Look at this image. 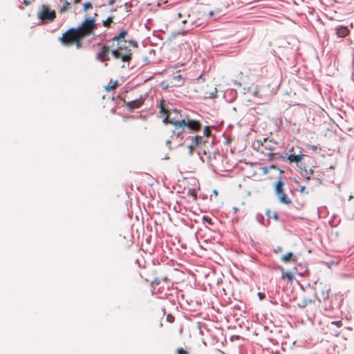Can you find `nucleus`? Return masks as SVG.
I'll return each mask as SVG.
<instances>
[{"mask_svg":"<svg viewBox=\"0 0 354 354\" xmlns=\"http://www.w3.org/2000/svg\"><path fill=\"white\" fill-rule=\"evenodd\" d=\"M97 28L95 17H86L79 26L71 28V32H77L79 36L87 37L93 33Z\"/></svg>","mask_w":354,"mask_h":354,"instance_id":"1","label":"nucleus"},{"mask_svg":"<svg viewBox=\"0 0 354 354\" xmlns=\"http://www.w3.org/2000/svg\"><path fill=\"white\" fill-rule=\"evenodd\" d=\"M180 122H178L177 124L178 127H187L191 132L196 133L201 131L202 128L201 123L195 120L189 119L188 115L185 114V111H182L181 115H180Z\"/></svg>","mask_w":354,"mask_h":354,"instance_id":"2","label":"nucleus"},{"mask_svg":"<svg viewBox=\"0 0 354 354\" xmlns=\"http://www.w3.org/2000/svg\"><path fill=\"white\" fill-rule=\"evenodd\" d=\"M284 185L285 183L283 181L282 176H279L277 181L274 184V191L279 203L288 205L292 203V200L284 192Z\"/></svg>","mask_w":354,"mask_h":354,"instance_id":"3","label":"nucleus"},{"mask_svg":"<svg viewBox=\"0 0 354 354\" xmlns=\"http://www.w3.org/2000/svg\"><path fill=\"white\" fill-rule=\"evenodd\" d=\"M188 140H190L191 145H194V147H198L200 149L199 151H198V154L199 156H201L202 151H203V154H205V155L207 154V151H206L205 147L207 143H209V140H207V139H205L203 138V136H189L186 138L185 142H187Z\"/></svg>","mask_w":354,"mask_h":354,"instance_id":"4","label":"nucleus"},{"mask_svg":"<svg viewBox=\"0 0 354 354\" xmlns=\"http://www.w3.org/2000/svg\"><path fill=\"white\" fill-rule=\"evenodd\" d=\"M37 17L43 24H46L54 21L56 13L55 10H50L48 6L44 4L41 6V10L37 12Z\"/></svg>","mask_w":354,"mask_h":354,"instance_id":"5","label":"nucleus"},{"mask_svg":"<svg viewBox=\"0 0 354 354\" xmlns=\"http://www.w3.org/2000/svg\"><path fill=\"white\" fill-rule=\"evenodd\" d=\"M160 112L162 113H167V116L162 120V122L165 124H177L178 122H180V117H171L173 113H177L181 115L182 110H178L177 109H169L166 111L164 106H161Z\"/></svg>","mask_w":354,"mask_h":354,"instance_id":"6","label":"nucleus"},{"mask_svg":"<svg viewBox=\"0 0 354 354\" xmlns=\"http://www.w3.org/2000/svg\"><path fill=\"white\" fill-rule=\"evenodd\" d=\"M97 46H101V48L95 55V59L102 63L109 61L110 46L101 42H99Z\"/></svg>","mask_w":354,"mask_h":354,"instance_id":"7","label":"nucleus"},{"mask_svg":"<svg viewBox=\"0 0 354 354\" xmlns=\"http://www.w3.org/2000/svg\"><path fill=\"white\" fill-rule=\"evenodd\" d=\"M110 53L116 59H121L123 62H129L132 59V53L128 54H123L118 48L111 50Z\"/></svg>","mask_w":354,"mask_h":354,"instance_id":"8","label":"nucleus"},{"mask_svg":"<svg viewBox=\"0 0 354 354\" xmlns=\"http://www.w3.org/2000/svg\"><path fill=\"white\" fill-rule=\"evenodd\" d=\"M77 32H71V28H69L67 31L63 33L62 36L59 38V41L66 45H72L71 43L74 38L77 36Z\"/></svg>","mask_w":354,"mask_h":354,"instance_id":"9","label":"nucleus"},{"mask_svg":"<svg viewBox=\"0 0 354 354\" xmlns=\"http://www.w3.org/2000/svg\"><path fill=\"white\" fill-rule=\"evenodd\" d=\"M145 102V97L142 96H140L138 99H136L134 100H131L130 102H126L124 101V103L126 104V106L129 111H133V110L136 109H139L142 106V104Z\"/></svg>","mask_w":354,"mask_h":354,"instance_id":"10","label":"nucleus"},{"mask_svg":"<svg viewBox=\"0 0 354 354\" xmlns=\"http://www.w3.org/2000/svg\"><path fill=\"white\" fill-rule=\"evenodd\" d=\"M307 287L310 289L313 292V294L314 295L315 298L314 299H309V298H304L303 299L300 303H299L298 307L300 308H306L308 304H313L315 302V300L317 299V292L315 290V288L313 286H310V285L308 283Z\"/></svg>","mask_w":354,"mask_h":354,"instance_id":"11","label":"nucleus"},{"mask_svg":"<svg viewBox=\"0 0 354 354\" xmlns=\"http://www.w3.org/2000/svg\"><path fill=\"white\" fill-rule=\"evenodd\" d=\"M302 149H299V153L297 154H290L286 156V160H288L290 163L295 162L297 163V165H299V163L301 162V161L303 159V154H302Z\"/></svg>","mask_w":354,"mask_h":354,"instance_id":"12","label":"nucleus"},{"mask_svg":"<svg viewBox=\"0 0 354 354\" xmlns=\"http://www.w3.org/2000/svg\"><path fill=\"white\" fill-rule=\"evenodd\" d=\"M335 33L339 38H344L350 33L348 26L339 25L335 28Z\"/></svg>","mask_w":354,"mask_h":354,"instance_id":"13","label":"nucleus"},{"mask_svg":"<svg viewBox=\"0 0 354 354\" xmlns=\"http://www.w3.org/2000/svg\"><path fill=\"white\" fill-rule=\"evenodd\" d=\"M288 155V152L285 151L283 154L279 153H270L268 154V159L270 160H281L283 161H286V156Z\"/></svg>","mask_w":354,"mask_h":354,"instance_id":"14","label":"nucleus"},{"mask_svg":"<svg viewBox=\"0 0 354 354\" xmlns=\"http://www.w3.org/2000/svg\"><path fill=\"white\" fill-rule=\"evenodd\" d=\"M128 35L127 30L124 29H122L120 33L118 35L114 36L111 40L113 41H118V44H120L122 41L127 42L125 40V37Z\"/></svg>","mask_w":354,"mask_h":354,"instance_id":"15","label":"nucleus"},{"mask_svg":"<svg viewBox=\"0 0 354 354\" xmlns=\"http://www.w3.org/2000/svg\"><path fill=\"white\" fill-rule=\"evenodd\" d=\"M298 167L300 169V174L301 176L306 178V180H308L310 178V176L314 174V170L310 169L309 170H307L305 167H302L300 165H298Z\"/></svg>","mask_w":354,"mask_h":354,"instance_id":"16","label":"nucleus"},{"mask_svg":"<svg viewBox=\"0 0 354 354\" xmlns=\"http://www.w3.org/2000/svg\"><path fill=\"white\" fill-rule=\"evenodd\" d=\"M281 261L284 263L295 262L297 257L292 252H289L281 257Z\"/></svg>","mask_w":354,"mask_h":354,"instance_id":"17","label":"nucleus"},{"mask_svg":"<svg viewBox=\"0 0 354 354\" xmlns=\"http://www.w3.org/2000/svg\"><path fill=\"white\" fill-rule=\"evenodd\" d=\"M174 126L175 127V129L171 130V132L172 133L171 137H173V136H176L178 138L180 137L185 127H178L176 124Z\"/></svg>","mask_w":354,"mask_h":354,"instance_id":"18","label":"nucleus"},{"mask_svg":"<svg viewBox=\"0 0 354 354\" xmlns=\"http://www.w3.org/2000/svg\"><path fill=\"white\" fill-rule=\"evenodd\" d=\"M209 15L211 17L214 18V20H216L223 15V13L221 9L216 8L214 10L209 11Z\"/></svg>","mask_w":354,"mask_h":354,"instance_id":"19","label":"nucleus"},{"mask_svg":"<svg viewBox=\"0 0 354 354\" xmlns=\"http://www.w3.org/2000/svg\"><path fill=\"white\" fill-rule=\"evenodd\" d=\"M256 219L261 225H264V226H268L270 223V220L267 219V224H265L264 223L265 218H264L263 215L261 213L257 214Z\"/></svg>","mask_w":354,"mask_h":354,"instance_id":"20","label":"nucleus"},{"mask_svg":"<svg viewBox=\"0 0 354 354\" xmlns=\"http://www.w3.org/2000/svg\"><path fill=\"white\" fill-rule=\"evenodd\" d=\"M285 278H287L288 281H292L294 279V276L290 271H287L286 272H283L281 274V279H284Z\"/></svg>","mask_w":354,"mask_h":354,"instance_id":"21","label":"nucleus"},{"mask_svg":"<svg viewBox=\"0 0 354 354\" xmlns=\"http://www.w3.org/2000/svg\"><path fill=\"white\" fill-rule=\"evenodd\" d=\"M70 8V3L67 0H64V5L59 8V12L64 13L66 12Z\"/></svg>","mask_w":354,"mask_h":354,"instance_id":"22","label":"nucleus"},{"mask_svg":"<svg viewBox=\"0 0 354 354\" xmlns=\"http://www.w3.org/2000/svg\"><path fill=\"white\" fill-rule=\"evenodd\" d=\"M113 16L109 17L106 19L102 21V26L106 28H110L111 23H113Z\"/></svg>","mask_w":354,"mask_h":354,"instance_id":"23","label":"nucleus"},{"mask_svg":"<svg viewBox=\"0 0 354 354\" xmlns=\"http://www.w3.org/2000/svg\"><path fill=\"white\" fill-rule=\"evenodd\" d=\"M71 43H72V44H75L77 48H80L82 46V39L77 37V36L74 38V39Z\"/></svg>","mask_w":354,"mask_h":354,"instance_id":"24","label":"nucleus"},{"mask_svg":"<svg viewBox=\"0 0 354 354\" xmlns=\"http://www.w3.org/2000/svg\"><path fill=\"white\" fill-rule=\"evenodd\" d=\"M211 136H212V133H211L210 127L208 126H206L203 129V136H206L207 138L205 139H207L208 140V139L211 137Z\"/></svg>","mask_w":354,"mask_h":354,"instance_id":"25","label":"nucleus"},{"mask_svg":"<svg viewBox=\"0 0 354 354\" xmlns=\"http://www.w3.org/2000/svg\"><path fill=\"white\" fill-rule=\"evenodd\" d=\"M118 48L120 50V51H123L124 50L125 53L124 54H128V53H132L131 52V50L129 49L126 45H122V44H118Z\"/></svg>","mask_w":354,"mask_h":354,"instance_id":"26","label":"nucleus"},{"mask_svg":"<svg viewBox=\"0 0 354 354\" xmlns=\"http://www.w3.org/2000/svg\"><path fill=\"white\" fill-rule=\"evenodd\" d=\"M187 195L192 196L194 201L197 200V193L195 189H189Z\"/></svg>","mask_w":354,"mask_h":354,"instance_id":"27","label":"nucleus"},{"mask_svg":"<svg viewBox=\"0 0 354 354\" xmlns=\"http://www.w3.org/2000/svg\"><path fill=\"white\" fill-rule=\"evenodd\" d=\"M329 290H330V288H326L325 290H322V297L323 300H326V299H328Z\"/></svg>","mask_w":354,"mask_h":354,"instance_id":"28","label":"nucleus"},{"mask_svg":"<svg viewBox=\"0 0 354 354\" xmlns=\"http://www.w3.org/2000/svg\"><path fill=\"white\" fill-rule=\"evenodd\" d=\"M82 8L84 11L86 12L88 10L93 8V5L91 2L87 1L83 4Z\"/></svg>","mask_w":354,"mask_h":354,"instance_id":"29","label":"nucleus"},{"mask_svg":"<svg viewBox=\"0 0 354 354\" xmlns=\"http://www.w3.org/2000/svg\"><path fill=\"white\" fill-rule=\"evenodd\" d=\"M160 281H161V279L160 278H155L152 281H151V286L152 288H155V286H158L160 283Z\"/></svg>","mask_w":354,"mask_h":354,"instance_id":"30","label":"nucleus"},{"mask_svg":"<svg viewBox=\"0 0 354 354\" xmlns=\"http://www.w3.org/2000/svg\"><path fill=\"white\" fill-rule=\"evenodd\" d=\"M127 42H128L129 44L133 47L137 48L138 46V44L136 40H133V39H130L128 41L127 40Z\"/></svg>","mask_w":354,"mask_h":354,"instance_id":"31","label":"nucleus"},{"mask_svg":"<svg viewBox=\"0 0 354 354\" xmlns=\"http://www.w3.org/2000/svg\"><path fill=\"white\" fill-rule=\"evenodd\" d=\"M187 148L189 149V155L192 156L196 147H194V145H189Z\"/></svg>","mask_w":354,"mask_h":354,"instance_id":"32","label":"nucleus"},{"mask_svg":"<svg viewBox=\"0 0 354 354\" xmlns=\"http://www.w3.org/2000/svg\"><path fill=\"white\" fill-rule=\"evenodd\" d=\"M270 169H277L280 174H283V171L281 170L277 165H272L269 167Z\"/></svg>","mask_w":354,"mask_h":354,"instance_id":"33","label":"nucleus"},{"mask_svg":"<svg viewBox=\"0 0 354 354\" xmlns=\"http://www.w3.org/2000/svg\"><path fill=\"white\" fill-rule=\"evenodd\" d=\"M166 319L169 323H173L174 322V317L171 314H168L166 317Z\"/></svg>","mask_w":354,"mask_h":354,"instance_id":"34","label":"nucleus"},{"mask_svg":"<svg viewBox=\"0 0 354 354\" xmlns=\"http://www.w3.org/2000/svg\"><path fill=\"white\" fill-rule=\"evenodd\" d=\"M176 353L177 354H189L187 351H186L185 349H183V348H178L177 350H176Z\"/></svg>","mask_w":354,"mask_h":354,"instance_id":"35","label":"nucleus"},{"mask_svg":"<svg viewBox=\"0 0 354 354\" xmlns=\"http://www.w3.org/2000/svg\"><path fill=\"white\" fill-rule=\"evenodd\" d=\"M271 218H272L276 221H279V214H278V213L277 212H274L272 214V216H271Z\"/></svg>","mask_w":354,"mask_h":354,"instance_id":"36","label":"nucleus"},{"mask_svg":"<svg viewBox=\"0 0 354 354\" xmlns=\"http://www.w3.org/2000/svg\"><path fill=\"white\" fill-rule=\"evenodd\" d=\"M117 85H118V82H117V81H115V83H114V85H113V86H109V85H107V86H106V91H111V90H113V88H114L115 86H117Z\"/></svg>","mask_w":354,"mask_h":354,"instance_id":"37","label":"nucleus"},{"mask_svg":"<svg viewBox=\"0 0 354 354\" xmlns=\"http://www.w3.org/2000/svg\"><path fill=\"white\" fill-rule=\"evenodd\" d=\"M332 324H335L337 325L338 327H340L342 326V322L341 321H335V322H331Z\"/></svg>","mask_w":354,"mask_h":354,"instance_id":"38","label":"nucleus"},{"mask_svg":"<svg viewBox=\"0 0 354 354\" xmlns=\"http://www.w3.org/2000/svg\"><path fill=\"white\" fill-rule=\"evenodd\" d=\"M216 92H217L216 88H215V91H214V92H212V93L209 94V98H214V97H216Z\"/></svg>","mask_w":354,"mask_h":354,"instance_id":"39","label":"nucleus"},{"mask_svg":"<svg viewBox=\"0 0 354 354\" xmlns=\"http://www.w3.org/2000/svg\"><path fill=\"white\" fill-rule=\"evenodd\" d=\"M203 219L208 222L209 224L212 223V219L209 217L205 216H203Z\"/></svg>","mask_w":354,"mask_h":354,"instance_id":"40","label":"nucleus"},{"mask_svg":"<svg viewBox=\"0 0 354 354\" xmlns=\"http://www.w3.org/2000/svg\"><path fill=\"white\" fill-rule=\"evenodd\" d=\"M270 214H271V211L269 209H267L266 211V215L268 217V219L271 218Z\"/></svg>","mask_w":354,"mask_h":354,"instance_id":"41","label":"nucleus"},{"mask_svg":"<svg viewBox=\"0 0 354 354\" xmlns=\"http://www.w3.org/2000/svg\"><path fill=\"white\" fill-rule=\"evenodd\" d=\"M270 168L269 167H263V171L264 174H268L269 172Z\"/></svg>","mask_w":354,"mask_h":354,"instance_id":"42","label":"nucleus"},{"mask_svg":"<svg viewBox=\"0 0 354 354\" xmlns=\"http://www.w3.org/2000/svg\"><path fill=\"white\" fill-rule=\"evenodd\" d=\"M258 296L259 297L260 299H263L265 297V294L264 293H261V292H259L258 293Z\"/></svg>","mask_w":354,"mask_h":354,"instance_id":"43","label":"nucleus"},{"mask_svg":"<svg viewBox=\"0 0 354 354\" xmlns=\"http://www.w3.org/2000/svg\"><path fill=\"white\" fill-rule=\"evenodd\" d=\"M131 4H129V3H126L124 4L125 9H126V10H127V12L129 11V7H131Z\"/></svg>","mask_w":354,"mask_h":354,"instance_id":"44","label":"nucleus"},{"mask_svg":"<svg viewBox=\"0 0 354 354\" xmlns=\"http://www.w3.org/2000/svg\"><path fill=\"white\" fill-rule=\"evenodd\" d=\"M253 95L257 97L259 95V91L257 88H255V90L253 91Z\"/></svg>","mask_w":354,"mask_h":354,"instance_id":"45","label":"nucleus"},{"mask_svg":"<svg viewBox=\"0 0 354 354\" xmlns=\"http://www.w3.org/2000/svg\"><path fill=\"white\" fill-rule=\"evenodd\" d=\"M198 80H201L202 82H204L205 81V79L203 77V75H201L198 78Z\"/></svg>","mask_w":354,"mask_h":354,"instance_id":"46","label":"nucleus"},{"mask_svg":"<svg viewBox=\"0 0 354 354\" xmlns=\"http://www.w3.org/2000/svg\"><path fill=\"white\" fill-rule=\"evenodd\" d=\"M170 145H171V140H167L166 141V145L169 147V149H171V148L170 147Z\"/></svg>","mask_w":354,"mask_h":354,"instance_id":"47","label":"nucleus"},{"mask_svg":"<svg viewBox=\"0 0 354 354\" xmlns=\"http://www.w3.org/2000/svg\"><path fill=\"white\" fill-rule=\"evenodd\" d=\"M24 1V3L26 6H28L30 4V0H23Z\"/></svg>","mask_w":354,"mask_h":354,"instance_id":"48","label":"nucleus"},{"mask_svg":"<svg viewBox=\"0 0 354 354\" xmlns=\"http://www.w3.org/2000/svg\"><path fill=\"white\" fill-rule=\"evenodd\" d=\"M306 189V187L304 185L301 186L299 189V192H304V190Z\"/></svg>","mask_w":354,"mask_h":354,"instance_id":"49","label":"nucleus"},{"mask_svg":"<svg viewBox=\"0 0 354 354\" xmlns=\"http://www.w3.org/2000/svg\"><path fill=\"white\" fill-rule=\"evenodd\" d=\"M108 2L109 5H112L115 2V0H109Z\"/></svg>","mask_w":354,"mask_h":354,"instance_id":"50","label":"nucleus"},{"mask_svg":"<svg viewBox=\"0 0 354 354\" xmlns=\"http://www.w3.org/2000/svg\"><path fill=\"white\" fill-rule=\"evenodd\" d=\"M266 149H269L270 151H274V148L273 147L269 146L266 147Z\"/></svg>","mask_w":354,"mask_h":354,"instance_id":"51","label":"nucleus"},{"mask_svg":"<svg viewBox=\"0 0 354 354\" xmlns=\"http://www.w3.org/2000/svg\"><path fill=\"white\" fill-rule=\"evenodd\" d=\"M293 151H294V147H292L288 150V152H289V153H292V152H293Z\"/></svg>","mask_w":354,"mask_h":354,"instance_id":"52","label":"nucleus"},{"mask_svg":"<svg viewBox=\"0 0 354 354\" xmlns=\"http://www.w3.org/2000/svg\"><path fill=\"white\" fill-rule=\"evenodd\" d=\"M180 116V114H177V113H173V115H171V117H179Z\"/></svg>","mask_w":354,"mask_h":354,"instance_id":"53","label":"nucleus"},{"mask_svg":"<svg viewBox=\"0 0 354 354\" xmlns=\"http://www.w3.org/2000/svg\"><path fill=\"white\" fill-rule=\"evenodd\" d=\"M213 194H214V195L217 196V195H218V191H217L216 189H214V190L213 191Z\"/></svg>","mask_w":354,"mask_h":354,"instance_id":"54","label":"nucleus"},{"mask_svg":"<svg viewBox=\"0 0 354 354\" xmlns=\"http://www.w3.org/2000/svg\"><path fill=\"white\" fill-rule=\"evenodd\" d=\"M312 149H313V151H316L317 149V147L313 145L312 147Z\"/></svg>","mask_w":354,"mask_h":354,"instance_id":"55","label":"nucleus"},{"mask_svg":"<svg viewBox=\"0 0 354 354\" xmlns=\"http://www.w3.org/2000/svg\"><path fill=\"white\" fill-rule=\"evenodd\" d=\"M81 2V0H74L75 3H79Z\"/></svg>","mask_w":354,"mask_h":354,"instance_id":"56","label":"nucleus"},{"mask_svg":"<svg viewBox=\"0 0 354 354\" xmlns=\"http://www.w3.org/2000/svg\"><path fill=\"white\" fill-rule=\"evenodd\" d=\"M233 210H234V212L236 213V212L238 211V208H237V207H233Z\"/></svg>","mask_w":354,"mask_h":354,"instance_id":"57","label":"nucleus"},{"mask_svg":"<svg viewBox=\"0 0 354 354\" xmlns=\"http://www.w3.org/2000/svg\"><path fill=\"white\" fill-rule=\"evenodd\" d=\"M300 288H301V289L302 290L305 291V290H306V289H305V288L304 287V286H303V285H300Z\"/></svg>","mask_w":354,"mask_h":354,"instance_id":"58","label":"nucleus"},{"mask_svg":"<svg viewBox=\"0 0 354 354\" xmlns=\"http://www.w3.org/2000/svg\"><path fill=\"white\" fill-rule=\"evenodd\" d=\"M97 16V13H95V14H94V16H93V17H95V19H96Z\"/></svg>","mask_w":354,"mask_h":354,"instance_id":"59","label":"nucleus"},{"mask_svg":"<svg viewBox=\"0 0 354 354\" xmlns=\"http://www.w3.org/2000/svg\"><path fill=\"white\" fill-rule=\"evenodd\" d=\"M350 26H351V28H353V23H351V24H350Z\"/></svg>","mask_w":354,"mask_h":354,"instance_id":"60","label":"nucleus"},{"mask_svg":"<svg viewBox=\"0 0 354 354\" xmlns=\"http://www.w3.org/2000/svg\"><path fill=\"white\" fill-rule=\"evenodd\" d=\"M162 279L164 280V281H167V277H165V278H163Z\"/></svg>","mask_w":354,"mask_h":354,"instance_id":"61","label":"nucleus"},{"mask_svg":"<svg viewBox=\"0 0 354 354\" xmlns=\"http://www.w3.org/2000/svg\"><path fill=\"white\" fill-rule=\"evenodd\" d=\"M280 247H278L277 250H275V252H277V251H279Z\"/></svg>","mask_w":354,"mask_h":354,"instance_id":"62","label":"nucleus"},{"mask_svg":"<svg viewBox=\"0 0 354 354\" xmlns=\"http://www.w3.org/2000/svg\"><path fill=\"white\" fill-rule=\"evenodd\" d=\"M186 21H187L186 20H183V21H182V23H183V24H185V23H186Z\"/></svg>","mask_w":354,"mask_h":354,"instance_id":"63","label":"nucleus"},{"mask_svg":"<svg viewBox=\"0 0 354 354\" xmlns=\"http://www.w3.org/2000/svg\"><path fill=\"white\" fill-rule=\"evenodd\" d=\"M351 198H353V196H349V200H351Z\"/></svg>","mask_w":354,"mask_h":354,"instance_id":"64","label":"nucleus"}]
</instances>
